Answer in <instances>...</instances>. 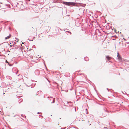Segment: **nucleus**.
I'll return each instance as SVG.
<instances>
[{"label": "nucleus", "mask_w": 129, "mask_h": 129, "mask_svg": "<svg viewBox=\"0 0 129 129\" xmlns=\"http://www.w3.org/2000/svg\"><path fill=\"white\" fill-rule=\"evenodd\" d=\"M8 64L10 66H12L13 65V64H10L9 63H8Z\"/></svg>", "instance_id": "obj_5"}, {"label": "nucleus", "mask_w": 129, "mask_h": 129, "mask_svg": "<svg viewBox=\"0 0 129 129\" xmlns=\"http://www.w3.org/2000/svg\"><path fill=\"white\" fill-rule=\"evenodd\" d=\"M108 60H109L111 58V57H110L109 56H107L106 57Z\"/></svg>", "instance_id": "obj_3"}, {"label": "nucleus", "mask_w": 129, "mask_h": 129, "mask_svg": "<svg viewBox=\"0 0 129 129\" xmlns=\"http://www.w3.org/2000/svg\"><path fill=\"white\" fill-rule=\"evenodd\" d=\"M35 31H36V29L35 30Z\"/></svg>", "instance_id": "obj_8"}, {"label": "nucleus", "mask_w": 129, "mask_h": 129, "mask_svg": "<svg viewBox=\"0 0 129 129\" xmlns=\"http://www.w3.org/2000/svg\"><path fill=\"white\" fill-rule=\"evenodd\" d=\"M33 30H35L34 29V28H33V27L31 29V31H33Z\"/></svg>", "instance_id": "obj_6"}, {"label": "nucleus", "mask_w": 129, "mask_h": 129, "mask_svg": "<svg viewBox=\"0 0 129 129\" xmlns=\"http://www.w3.org/2000/svg\"><path fill=\"white\" fill-rule=\"evenodd\" d=\"M117 57H118V59L119 60V61H121L122 60V58L120 57V56L119 55V54H118L117 55Z\"/></svg>", "instance_id": "obj_2"}, {"label": "nucleus", "mask_w": 129, "mask_h": 129, "mask_svg": "<svg viewBox=\"0 0 129 129\" xmlns=\"http://www.w3.org/2000/svg\"><path fill=\"white\" fill-rule=\"evenodd\" d=\"M64 4L66 5L72 6H73L75 5L74 3L72 2H64Z\"/></svg>", "instance_id": "obj_1"}, {"label": "nucleus", "mask_w": 129, "mask_h": 129, "mask_svg": "<svg viewBox=\"0 0 129 129\" xmlns=\"http://www.w3.org/2000/svg\"><path fill=\"white\" fill-rule=\"evenodd\" d=\"M11 35L10 34V35H9V36L5 37V39L6 40L7 39H9L10 38V37H11Z\"/></svg>", "instance_id": "obj_4"}, {"label": "nucleus", "mask_w": 129, "mask_h": 129, "mask_svg": "<svg viewBox=\"0 0 129 129\" xmlns=\"http://www.w3.org/2000/svg\"><path fill=\"white\" fill-rule=\"evenodd\" d=\"M6 62L7 63H8H8H9V62H8L7 60H6Z\"/></svg>", "instance_id": "obj_7"}]
</instances>
